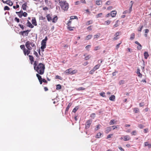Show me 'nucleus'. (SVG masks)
<instances>
[{
  "instance_id": "obj_43",
  "label": "nucleus",
  "mask_w": 151,
  "mask_h": 151,
  "mask_svg": "<svg viewBox=\"0 0 151 151\" xmlns=\"http://www.w3.org/2000/svg\"><path fill=\"white\" fill-rule=\"evenodd\" d=\"M14 20L17 22V23H19L20 22V20L19 19L17 18V17H16L14 18Z\"/></svg>"
},
{
  "instance_id": "obj_47",
  "label": "nucleus",
  "mask_w": 151,
  "mask_h": 151,
  "mask_svg": "<svg viewBox=\"0 0 151 151\" xmlns=\"http://www.w3.org/2000/svg\"><path fill=\"white\" fill-rule=\"evenodd\" d=\"M90 58L91 56L89 55H88L85 57V59L86 60H87L89 59Z\"/></svg>"
},
{
  "instance_id": "obj_63",
  "label": "nucleus",
  "mask_w": 151,
  "mask_h": 151,
  "mask_svg": "<svg viewBox=\"0 0 151 151\" xmlns=\"http://www.w3.org/2000/svg\"><path fill=\"white\" fill-rule=\"evenodd\" d=\"M46 45H41L40 48L45 49L46 48Z\"/></svg>"
},
{
  "instance_id": "obj_55",
  "label": "nucleus",
  "mask_w": 151,
  "mask_h": 151,
  "mask_svg": "<svg viewBox=\"0 0 151 151\" xmlns=\"http://www.w3.org/2000/svg\"><path fill=\"white\" fill-rule=\"evenodd\" d=\"M27 15V14L26 12H24L22 14V16L24 17H26Z\"/></svg>"
},
{
  "instance_id": "obj_45",
  "label": "nucleus",
  "mask_w": 151,
  "mask_h": 151,
  "mask_svg": "<svg viewBox=\"0 0 151 151\" xmlns=\"http://www.w3.org/2000/svg\"><path fill=\"white\" fill-rule=\"evenodd\" d=\"M102 13H100L99 14H98L96 15V17L97 18L100 17H101V15H102Z\"/></svg>"
},
{
  "instance_id": "obj_11",
  "label": "nucleus",
  "mask_w": 151,
  "mask_h": 151,
  "mask_svg": "<svg viewBox=\"0 0 151 151\" xmlns=\"http://www.w3.org/2000/svg\"><path fill=\"white\" fill-rule=\"evenodd\" d=\"M110 14L111 16L114 17L116 16V11H113L111 12Z\"/></svg>"
},
{
  "instance_id": "obj_15",
  "label": "nucleus",
  "mask_w": 151,
  "mask_h": 151,
  "mask_svg": "<svg viewBox=\"0 0 151 151\" xmlns=\"http://www.w3.org/2000/svg\"><path fill=\"white\" fill-rule=\"evenodd\" d=\"M32 24L35 26L37 25V23L36 19L35 18H33L32 20Z\"/></svg>"
},
{
  "instance_id": "obj_12",
  "label": "nucleus",
  "mask_w": 151,
  "mask_h": 151,
  "mask_svg": "<svg viewBox=\"0 0 151 151\" xmlns=\"http://www.w3.org/2000/svg\"><path fill=\"white\" fill-rule=\"evenodd\" d=\"M111 130V127H107L106 128V130L105 131V132L107 134Z\"/></svg>"
},
{
  "instance_id": "obj_37",
  "label": "nucleus",
  "mask_w": 151,
  "mask_h": 151,
  "mask_svg": "<svg viewBox=\"0 0 151 151\" xmlns=\"http://www.w3.org/2000/svg\"><path fill=\"white\" fill-rule=\"evenodd\" d=\"M30 31V30H28V29L25 30V32H26V33H25V34L24 36H27L29 32Z\"/></svg>"
},
{
  "instance_id": "obj_49",
  "label": "nucleus",
  "mask_w": 151,
  "mask_h": 151,
  "mask_svg": "<svg viewBox=\"0 0 151 151\" xmlns=\"http://www.w3.org/2000/svg\"><path fill=\"white\" fill-rule=\"evenodd\" d=\"M143 26H142L141 27H139V29H138V31L139 32H141V31H142V28H143Z\"/></svg>"
},
{
  "instance_id": "obj_54",
  "label": "nucleus",
  "mask_w": 151,
  "mask_h": 151,
  "mask_svg": "<svg viewBox=\"0 0 151 151\" xmlns=\"http://www.w3.org/2000/svg\"><path fill=\"white\" fill-rule=\"evenodd\" d=\"M27 21H28V22L27 23V26L29 27L32 24L28 20Z\"/></svg>"
},
{
  "instance_id": "obj_16",
  "label": "nucleus",
  "mask_w": 151,
  "mask_h": 151,
  "mask_svg": "<svg viewBox=\"0 0 151 151\" xmlns=\"http://www.w3.org/2000/svg\"><path fill=\"white\" fill-rule=\"evenodd\" d=\"M27 6V2H25L22 5V8L24 10H26Z\"/></svg>"
},
{
  "instance_id": "obj_56",
  "label": "nucleus",
  "mask_w": 151,
  "mask_h": 151,
  "mask_svg": "<svg viewBox=\"0 0 151 151\" xmlns=\"http://www.w3.org/2000/svg\"><path fill=\"white\" fill-rule=\"evenodd\" d=\"M16 14H22L23 13V11L22 10H21L20 11H19V12H16Z\"/></svg>"
},
{
  "instance_id": "obj_7",
  "label": "nucleus",
  "mask_w": 151,
  "mask_h": 151,
  "mask_svg": "<svg viewBox=\"0 0 151 151\" xmlns=\"http://www.w3.org/2000/svg\"><path fill=\"white\" fill-rule=\"evenodd\" d=\"M51 16L52 14H48L47 15L46 17L48 21L50 22L52 20V18Z\"/></svg>"
},
{
  "instance_id": "obj_42",
  "label": "nucleus",
  "mask_w": 151,
  "mask_h": 151,
  "mask_svg": "<svg viewBox=\"0 0 151 151\" xmlns=\"http://www.w3.org/2000/svg\"><path fill=\"white\" fill-rule=\"evenodd\" d=\"M139 109L138 108H135L134 110V111L135 113H137L139 111Z\"/></svg>"
},
{
  "instance_id": "obj_13",
  "label": "nucleus",
  "mask_w": 151,
  "mask_h": 151,
  "mask_svg": "<svg viewBox=\"0 0 151 151\" xmlns=\"http://www.w3.org/2000/svg\"><path fill=\"white\" fill-rule=\"evenodd\" d=\"M20 47L21 49L23 50L24 54H25V50H26V48H25V46L24 45H21L20 46Z\"/></svg>"
},
{
  "instance_id": "obj_58",
  "label": "nucleus",
  "mask_w": 151,
  "mask_h": 151,
  "mask_svg": "<svg viewBox=\"0 0 151 151\" xmlns=\"http://www.w3.org/2000/svg\"><path fill=\"white\" fill-rule=\"evenodd\" d=\"M100 125H98L96 126V128L95 129V130L96 131V130H98V129H99V126Z\"/></svg>"
},
{
  "instance_id": "obj_6",
  "label": "nucleus",
  "mask_w": 151,
  "mask_h": 151,
  "mask_svg": "<svg viewBox=\"0 0 151 151\" xmlns=\"http://www.w3.org/2000/svg\"><path fill=\"white\" fill-rule=\"evenodd\" d=\"M2 1L4 3H6L10 6H12L13 5L12 2L11 0H7L6 1H4V0H2Z\"/></svg>"
},
{
  "instance_id": "obj_8",
  "label": "nucleus",
  "mask_w": 151,
  "mask_h": 151,
  "mask_svg": "<svg viewBox=\"0 0 151 151\" xmlns=\"http://www.w3.org/2000/svg\"><path fill=\"white\" fill-rule=\"evenodd\" d=\"M135 43L138 45L139 46H138L137 47V49L138 50H140L142 48V45L137 41H135Z\"/></svg>"
},
{
  "instance_id": "obj_64",
  "label": "nucleus",
  "mask_w": 151,
  "mask_h": 151,
  "mask_svg": "<svg viewBox=\"0 0 151 151\" xmlns=\"http://www.w3.org/2000/svg\"><path fill=\"white\" fill-rule=\"evenodd\" d=\"M139 127L140 129H142L143 128V126L142 124H139L138 126Z\"/></svg>"
},
{
  "instance_id": "obj_4",
  "label": "nucleus",
  "mask_w": 151,
  "mask_h": 151,
  "mask_svg": "<svg viewBox=\"0 0 151 151\" xmlns=\"http://www.w3.org/2000/svg\"><path fill=\"white\" fill-rule=\"evenodd\" d=\"M100 66V65L99 64H98L95 66L93 67V68L90 71V73L91 74H93L96 70L98 69L99 68Z\"/></svg>"
},
{
  "instance_id": "obj_29",
  "label": "nucleus",
  "mask_w": 151,
  "mask_h": 151,
  "mask_svg": "<svg viewBox=\"0 0 151 151\" xmlns=\"http://www.w3.org/2000/svg\"><path fill=\"white\" fill-rule=\"evenodd\" d=\"M61 86L60 84L57 85L56 86V89L58 90L61 89Z\"/></svg>"
},
{
  "instance_id": "obj_50",
  "label": "nucleus",
  "mask_w": 151,
  "mask_h": 151,
  "mask_svg": "<svg viewBox=\"0 0 151 151\" xmlns=\"http://www.w3.org/2000/svg\"><path fill=\"white\" fill-rule=\"evenodd\" d=\"M19 26L20 27V28H21L22 30L24 29V26L23 25L21 24H19Z\"/></svg>"
},
{
  "instance_id": "obj_52",
  "label": "nucleus",
  "mask_w": 151,
  "mask_h": 151,
  "mask_svg": "<svg viewBox=\"0 0 151 151\" xmlns=\"http://www.w3.org/2000/svg\"><path fill=\"white\" fill-rule=\"evenodd\" d=\"M124 83V80H121L119 82V84H122Z\"/></svg>"
},
{
  "instance_id": "obj_33",
  "label": "nucleus",
  "mask_w": 151,
  "mask_h": 151,
  "mask_svg": "<svg viewBox=\"0 0 151 151\" xmlns=\"http://www.w3.org/2000/svg\"><path fill=\"white\" fill-rule=\"evenodd\" d=\"M35 50L36 49H34V54L36 56V57L38 58L39 56H38L37 53L35 51Z\"/></svg>"
},
{
  "instance_id": "obj_61",
  "label": "nucleus",
  "mask_w": 151,
  "mask_h": 151,
  "mask_svg": "<svg viewBox=\"0 0 151 151\" xmlns=\"http://www.w3.org/2000/svg\"><path fill=\"white\" fill-rule=\"evenodd\" d=\"M105 23H106L107 25H108L110 24V21L109 20H107V21H105Z\"/></svg>"
},
{
  "instance_id": "obj_3",
  "label": "nucleus",
  "mask_w": 151,
  "mask_h": 151,
  "mask_svg": "<svg viewBox=\"0 0 151 151\" xmlns=\"http://www.w3.org/2000/svg\"><path fill=\"white\" fill-rule=\"evenodd\" d=\"M61 7L64 11H67L68 8V4L66 1H61L60 2Z\"/></svg>"
},
{
  "instance_id": "obj_60",
  "label": "nucleus",
  "mask_w": 151,
  "mask_h": 151,
  "mask_svg": "<svg viewBox=\"0 0 151 151\" xmlns=\"http://www.w3.org/2000/svg\"><path fill=\"white\" fill-rule=\"evenodd\" d=\"M71 74L72 75V74H74L76 73V71L75 70H71Z\"/></svg>"
},
{
  "instance_id": "obj_25",
  "label": "nucleus",
  "mask_w": 151,
  "mask_h": 151,
  "mask_svg": "<svg viewBox=\"0 0 151 151\" xmlns=\"http://www.w3.org/2000/svg\"><path fill=\"white\" fill-rule=\"evenodd\" d=\"M79 108L78 106L75 107L73 110V112L75 113Z\"/></svg>"
},
{
  "instance_id": "obj_44",
  "label": "nucleus",
  "mask_w": 151,
  "mask_h": 151,
  "mask_svg": "<svg viewBox=\"0 0 151 151\" xmlns=\"http://www.w3.org/2000/svg\"><path fill=\"white\" fill-rule=\"evenodd\" d=\"M29 59L30 60H34V58L31 55H29Z\"/></svg>"
},
{
  "instance_id": "obj_38",
  "label": "nucleus",
  "mask_w": 151,
  "mask_h": 151,
  "mask_svg": "<svg viewBox=\"0 0 151 151\" xmlns=\"http://www.w3.org/2000/svg\"><path fill=\"white\" fill-rule=\"evenodd\" d=\"M10 9L7 6H5L4 8V10H9Z\"/></svg>"
},
{
  "instance_id": "obj_28",
  "label": "nucleus",
  "mask_w": 151,
  "mask_h": 151,
  "mask_svg": "<svg viewBox=\"0 0 151 151\" xmlns=\"http://www.w3.org/2000/svg\"><path fill=\"white\" fill-rule=\"evenodd\" d=\"M93 23V21L92 20H90L87 22L86 23V25H89Z\"/></svg>"
},
{
  "instance_id": "obj_18",
  "label": "nucleus",
  "mask_w": 151,
  "mask_h": 151,
  "mask_svg": "<svg viewBox=\"0 0 151 151\" xmlns=\"http://www.w3.org/2000/svg\"><path fill=\"white\" fill-rule=\"evenodd\" d=\"M71 69H68L67 70L65 71V73L67 74H71Z\"/></svg>"
},
{
  "instance_id": "obj_39",
  "label": "nucleus",
  "mask_w": 151,
  "mask_h": 151,
  "mask_svg": "<svg viewBox=\"0 0 151 151\" xmlns=\"http://www.w3.org/2000/svg\"><path fill=\"white\" fill-rule=\"evenodd\" d=\"M46 41H44L43 40H42L41 42V45H46Z\"/></svg>"
},
{
  "instance_id": "obj_14",
  "label": "nucleus",
  "mask_w": 151,
  "mask_h": 151,
  "mask_svg": "<svg viewBox=\"0 0 151 151\" xmlns=\"http://www.w3.org/2000/svg\"><path fill=\"white\" fill-rule=\"evenodd\" d=\"M115 96L114 95H112L109 98V99L110 101H114L115 100Z\"/></svg>"
},
{
  "instance_id": "obj_26",
  "label": "nucleus",
  "mask_w": 151,
  "mask_h": 151,
  "mask_svg": "<svg viewBox=\"0 0 151 151\" xmlns=\"http://www.w3.org/2000/svg\"><path fill=\"white\" fill-rule=\"evenodd\" d=\"M135 34L134 33H132L130 35V39L133 40L134 38Z\"/></svg>"
},
{
  "instance_id": "obj_30",
  "label": "nucleus",
  "mask_w": 151,
  "mask_h": 151,
  "mask_svg": "<svg viewBox=\"0 0 151 151\" xmlns=\"http://www.w3.org/2000/svg\"><path fill=\"white\" fill-rule=\"evenodd\" d=\"M137 132L135 130H134L132 131L131 133V134L132 135H136L137 134Z\"/></svg>"
},
{
  "instance_id": "obj_53",
  "label": "nucleus",
  "mask_w": 151,
  "mask_h": 151,
  "mask_svg": "<svg viewBox=\"0 0 151 151\" xmlns=\"http://www.w3.org/2000/svg\"><path fill=\"white\" fill-rule=\"evenodd\" d=\"M91 116L93 118H94L95 117V114L94 113L92 114H91Z\"/></svg>"
},
{
  "instance_id": "obj_2",
  "label": "nucleus",
  "mask_w": 151,
  "mask_h": 151,
  "mask_svg": "<svg viewBox=\"0 0 151 151\" xmlns=\"http://www.w3.org/2000/svg\"><path fill=\"white\" fill-rule=\"evenodd\" d=\"M30 45H31V46L34 47L33 49H36V46L35 44L32 41H27L25 43V46L29 50H32V48L30 46Z\"/></svg>"
},
{
  "instance_id": "obj_1",
  "label": "nucleus",
  "mask_w": 151,
  "mask_h": 151,
  "mask_svg": "<svg viewBox=\"0 0 151 151\" xmlns=\"http://www.w3.org/2000/svg\"><path fill=\"white\" fill-rule=\"evenodd\" d=\"M37 61H35L34 64L35 70L40 75L43 74L45 69V65L42 63H40L37 65Z\"/></svg>"
},
{
  "instance_id": "obj_57",
  "label": "nucleus",
  "mask_w": 151,
  "mask_h": 151,
  "mask_svg": "<svg viewBox=\"0 0 151 151\" xmlns=\"http://www.w3.org/2000/svg\"><path fill=\"white\" fill-rule=\"evenodd\" d=\"M120 33L119 32H117L116 33V34L114 35V36H115L117 37L119 35Z\"/></svg>"
},
{
  "instance_id": "obj_48",
  "label": "nucleus",
  "mask_w": 151,
  "mask_h": 151,
  "mask_svg": "<svg viewBox=\"0 0 151 151\" xmlns=\"http://www.w3.org/2000/svg\"><path fill=\"white\" fill-rule=\"evenodd\" d=\"M132 5H133V3H132L131 4V6L129 8V13H130V12H131L132 11Z\"/></svg>"
},
{
  "instance_id": "obj_59",
  "label": "nucleus",
  "mask_w": 151,
  "mask_h": 151,
  "mask_svg": "<svg viewBox=\"0 0 151 151\" xmlns=\"http://www.w3.org/2000/svg\"><path fill=\"white\" fill-rule=\"evenodd\" d=\"M100 49V47L99 46H96L94 48V50H98V49Z\"/></svg>"
},
{
  "instance_id": "obj_62",
  "label": "nucleus",
  "mask_w": 151,
  "mask_h": 151,
  "mask_svg": "<svg viewBox=\"0 0 151 151\" xmlns=\"http://www.w3.org/2000/svg\"><path fill=\"white\" fill-rule=\"evenodd\" d=\"M18 15L19 18H21L22 16V14H16Z\"/></svg>"
},
{
  "instance_id": "obj_10",
  "label": "nucleus",
  "mask_w": 151,
  "mask_h": 151,
  "mask_svg": "<svg viewBox=\"0 0 151 151\" xmlns=\"http://www.w3.org/2000/svg\"><path fill=\"white\" fill-rule=\"evenodd\" d=\"M72 105V104L70 103L68 104L67 107L66 108L65 111V113L66 114L68 113V110L70 108V107Z\"/></svg>"
},
{
  "instance_id": "obj_31",
  "label": "nucleus",
  "mask_w": 151,
  "mask_h": 151,
  "mask_svg": "<svg viewBox=\"0 0 151 151\" xmlns=\"http://www.w3.org/2000/svg\"><path fill=\"white\" fill-rule=\"evenodd\" d=\"M85 88L83 87H81L80 88H76V89L77 91H81V90H83L85 89Z\"/></svg>"
},
{
  "instance_id": "obj_21",
  "label": "nucleus",
  "mask_w": 151,
  "mask_h": 151,
  "mask_svg": "<svg viewBox=\"0 0 151 151\" xmlns=\"http://www.w3.org/2000/svg\"><path fill=\"white\" fill-rule=\"evenodd\" d=\"M58 20V17L57 16H55L52 19V22L53 23L56 22Z\"/></svg>"
},
{
  "instance_id": "obj_22",
  "label": "nucleus",
  "mask_w": 151,
  "mask_h": 151,
  "mask_svg": "<svg viewBox=\"0 0 151 151\" xmlns=\"http://www.w3.org/2000/svg\"><path fill=\"white\" fill-rule=\"evenodd\" d=\"M92 37V35H89L86 36V40H89L91 39Z\"/></svg>"
},
{
  "instance_id": "obj_5",
  "label": "nucleus",
  "mask_w": 151,
  "mask_h": 151,
  "mask_svg": "<svg viewBox=\"0 0 151 151\" xmlns=\"http://www.w3.org/2000/svg\"><path fill=\"white\" fill-rule=\"evenodd\" d=\"M92 122V120H89L87 121L85 126V128L86 129H88L89 127L91 124Z\"/></svg>"
},
{
  "instance_id": "obj_24",
  "label": "nucleus",
  "mask_w": 151,
  "mask_h": 151,
  "mask_svg": "<svg viewBox=\"0 0 151 151\" xmlns=\"http://www.w3.org/2000/svg\"><path fill=\"white\" fill-rule=\"evenodd\" d=\"M116 123V122L114 119L111 120L109 123V124L110 125H113Z\"/></svg>"
},
{
  "instance_id": "obj_9",
  "label": "nucleus",
  "mask_w": 151,
  "mask_h": 151,
  "mask_svg": "<svg viewBox=\"0 0 151 151\" xmlns=\"http://www.w3.org/2000/svg\"><path fill=\"white\" fill-rule=\"evenodd\" d=\"M124 141L129 140L131 139V138L129 137V136L128 135L124 136Z\"/></svg>"
},
{
  "instance_id": "obj_40",
  "label": "nucleus",
  "mask_w": 151,
  "mask_h": 151,
  "mask_svg": "<svg viewBox=\"0 0 151 151\" xmlns=\"http://www.w3.org/2000/svg\"><path fill=\"white\" fill-rule=\"evenodd\" d=\"M121 42H120L116 45L115 48V49L116 50H117L118 49V48H119L120 47V45L121 44Z\"/></svg>"
},
{
  "instance_id": "obj_17",
  "label": "nucleus",
  "mask_w": 151,
  "mask_h": 151,
  "mask_svg": "<svg viewBox=\"0 0 151 151\" xmlns=\"http://www.w3.org/2000/svg\"><path fill=\"white\" fill-rule=\"evenodd\" d=\"M144 145L145 146H148V148H150L151 147V144H148L147 142H145L144 143Z\"/></svg>"
},
{
  "instance_id": "obj_19",
  "label": "nucleus",
  "mask_w": 151,
  "mask_h": 151,
  "mask_svg": "<svg viewBox=\"0 0 151 151\" xmlns=\"http://www.w3.org/2000/svg\"><path fill=\"white\" fill-rule=\"evenodd\" d=\"M144 55L145 58L147 59L149 56L148 52H144Z\"/></svg>"
},
{
  "instance_id": "obj_20",
  "label": "nucleus",
  "mask_w": 151,
  "mask_h": 151,
  "mask_svg": "<svg viewBox=\"0 0 151 151\" xmlns=\"http://www.w3.org/2000/svg\"><path fill=\"white\" fill-rule=\"evenodd\" d=\"M96 4L98 5H100L102 4V1L101 0H97L96 1Z\"/></svg>"
},
{
  "instance_id": "obj_36",
  "label": "nucleus",
  "mask_w": 151,
  "mask_h": 151,
  "mask_svg": "<svg viewBox=\"0 0 151 151\" xmlns=\"http://www.w3.org/2000/svg\"><path fill=\"white\" fill-rule=\"evenodd\" d=\"M145 37L147 36V33L149 32V30L147 29H145Z\"/></svg>"
},
{
  "instance_id": "obj_32",
  "label": "nucleus",
  "mask_w": 151,
  "mask_h": 151,
  "mask_svg": "<svg viewBox=\"0 0 151 151\" xmlns=\"http://www.w3.org/2000/svg\"><path fill=\"white\" fill-rule=\"evenodd\" d=\"M36 76L37 77L39 80H42L41 76L38 74H36Z\"/></svg>"
},
{
  "instance_id": "obj_23",
  "label": "nucleus",
  "mask_w": 151,
  "mask_h": 151,
  "mask_svg": "<svg viewBox=\"0 0 151 151\" xmlns=\"http://www.w3.org/2000/svg\"><path fill=\"white\" fill-rule=\"evenodd\" d=\"M30 52V51L28 49L26 50H26H25V54H24L25 55H28Z\"/></svg>"
},
{
  "instance_id": "obj_51",
  "label": "nucleus",
  "mask_w": 151,
  "mask_h": 151,
  "mask_svg": "<svg viewBox=\"0 0 151 151\" xmlns=\"http://www.w3.org/2000/svg\"><path fill=\"white\" fill-rule=\"evenodd\" d=\"M19 7V5L18 4H17L16 6H13V8L14 9H16L18 8Z\"/></svg>"
},
{
  "instance_id": "obj_41",
  "label": "nucleus",
  "mask_w": 151,
  "mask_h": 151,
  "mask_svg": "<svg viewBox=\"0 0 151 151\" xmlns=\"http://www.w3.org/2000/svg\"><path fill=\"white\" fill-rule=\"evenodd\" d=\"M55 78L56 79H58L60 80H62V78L61 77L58 75H57L56 76Z\"/></svg>"
},
{
  "instance_id": "obj_46",
  "label": "nucleus",
  "mask_w": 151,
  "mask_h": 151,
  "mask_svg": "<svg viewBox=\"0 0 151 151\" xmlns=\"http://www.w3.org/2000/svg\"><path fill=\"white\" fill-rule=\"evenodd\" d=\"M99 94L102 97H104L105 96L104 92H101Z\"/></svg>"
},
{
  "instance_id": "obj_34",
  "label": "nucleus",
  "mask_w": 151,
  "mask_h": 151,
  "mask_svg": "<svg viewBox=\"0 0 151 151\" xmlns=\"http://www.w3.org/2000/svg\"><path fill=\"white\" fill-rule=\"evenodd\" d=\"M118 20L116 21V22L115 24H114L113 26L114 28H115L116 27H117L119 26L118 24Z\"/></svg>"
},
{
  "instance_id": "obj_27",
  "label": "nucleus",
  "mask_w": 151,
  "mask_h": 151,
  "mask_svg": "<svg viewBox=\"0 0 151 151\" xmlns=\"http://www.w3.org/2000/svg\"><path fill=\"white\" fill-rule=\"evenodd\" d=\"M101 135H102V134L101 133L99 132L96 135V138H99L101 137Z\"/></svg>"
},
{
  "instance_id": "obj_35",
  "label": "nucleus",
  "mask_w": 151,
  "mask_h": 151,
  "mask_svg": "<svg viewBox=\"0 0 151 151\" xmlns=\"http://www.w3.org/2000/svg\"><path fill=\"white\" fill-rule=\"evenodd\" d=\"M78 19V17L76 16H73L70 17V19Z\"/></svg>"
}]
</instances>
